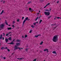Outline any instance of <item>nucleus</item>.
<instances>
[{"mask_svg": "<svg viewBox=\"0 0 61 61\" xmlns=\"http://www.w3.org/2000/svg\"><path fill=\"white\" fill-rule=\"evenodd\" d=\"M16 45H15V47L14 48V51L15 50H16L17 49H19V50H21V49H23V48H19V47L17 46H19L20 45V43H16Z\"/></svg>", "mask_w": 61, "mask_h": 61, "instance_id": "1", "label": "nucleus"}, {"mask_svg": "<svg viewBox=\"0 0 61 61\" xmlns=\"http://www.w3.org/2000/svg\"><path fill=\"white\" fill-rule=\"evenodd\" d=\"M58 35H56L54 36L53 39V41L54 42H56L58 41Z\"/></svg>", "mask_w": 61, "mask_h": 61, "instance_id": "2", "label": "nucleus"}, {"mask_svg": "<svg viewBox=\"0 0 61 61\" xmlns=\"http://www.w3.org/2000/svg\"><path fill=\"white\" fill-rule=\"evenodd\" d=\"M28 18V17H27L26 18H25V19L23 21V25H22V27H23V26H24V25H25V21H26L27 20Z\"/></svg>", "mask_w": 61, "mask_h": 61, "instance_id": "3", "label": "nucleus"}, {"mask_svg": "<svg viewBox=\"0 0 61 61\" xmlns=\"http://www.w3.org/2000/svg\"><path fill=\"white\" fill-rule=\"evenodd\" d=\"M44 14H45V15H50V13L49 12H44Z\"/></svg>", "mask_w": 61, "mask_h": 61, "instance_id": "4", "label": "nucleus"}, {"mask_svg": "<svg viewBox=\"0 0 61 61\" xmlns=\"http://www.w3.org/2000/svg\"><path fill=\"white\" fill-rule=\"evenodd\" d=\"M4 26L5 25L3 24H1V25H0V27L1 28H3Z\"/></svg>", "mask_w": 61, "mask_h": 61, "instance_id": "5", "label": "nucleus"}, {"mask_svg": "<svg viewBox=\"0 0 61 61\" xmlns=\"http://www.w3.org/2000/svg\"><path fill=\"white\" fill-rule=\"evenodd\" d=\"M7 47H6L5 48V47H2L1 48V50H4V49H7Z\"/></svg>", "mask_w": 61, "mask_h": 61, "instance_id": "6", "label": "nucleus"}, {"mask_svg": "<svg viewBox=\"0 0 61 61\" xmlns=\"http://www.w3.org/2000/svg\"><path fill=\"white\" fill-rule=\"evenodd\" d=\"M8 44H10V45H15V43L14 42H11L10 43H8Z\"/></svg>", "mask_w": 61, "mask_h": 61, "instance_id": "7", "label": "nucleus"}, {"mask_svg": "<svg viewBox=\"0 0 61 61\" xmlns=\"http://www.w3.org/2000/svg\"><path fill=\"white\" fill-rule=\"evenodd\" d=\"M41 36V34H39L38 35H35V37H38V36Z\"/></svg>", "mask_w": 61, "mask_h": 61, "instance_id": "8", "label": "nucleus"}, {"mask_svg": "<svg viewBox=\"0 0 61 61\" xmlns=\"http://www.w3.org/2000/svg\"><path fill=\"white\" fill-rule=\"evenodd\" d=\"M46 51L47 52V53H48L49 52L48 50V49H45L44 50V51Z\"/></svg>", "mask_w": 61, "mask_h": 61, "instance_id": "9", "label": "nucleus"}, {"mask_svg": "<svg viewBox=\"0 0 61 61\" xmlns=\"http://www.w3.org/2000/svg\"><path fill=\"white\" fill-rule=\"evenodd\" d=\"M56 18H57L58 19H59V18H60V19H61V18L60 17H56L54 19V20H55V19H56Z\"/></svg>", "mask_w": 61, "mask_h": 61, "instance_id": "10", "label": "nucleus"}, {"mask_svg": "<svg viewBox=\"0 0 61 61\" xmlns=\"http://www.w3.org/2000/svg\"><path fill=\"white\" fill-rule=\"evenodd\" d=\"M8 41V39H5V42H6V43H7V42Z\"/></svg>", "mask_w": 61, "mask_h": 61, "instance_id": "11", "label": "nucleus"}, {"mask_svg": "<svg viewBox=\"0 0 61 61\" xmlns=\"http://www.w3.org/2000/svg\"><path fill=\"white\" fill-rule=\"evenodd\" d=\"M52 53H53V54H56V51H53Z\"/></svg>", "mask_w": 61, "mask_h": 61, "instance_id": "12", "label": "nucleus"}, {"mask_svg": "<svg viewBox=\"0 0 61 61\" xmlns=\"http://www.w3.org/2000/svg\"><path fill=\"white\" fill-rule=\"evenodd\" d=\"M16 41V42H20L21 41H20V40H18V39Z\"/></svg>", "mask_w": 61, "mask_h": 61, "instance_id": "13", "label": "nucleus"}, {"mask_svg": "<svg viewBox=\"0 0 61 61\" xmlns=\"http://www.w3.org/2000/svg\"><path fill=\"white\" fill-rule=\"evenodd\" d=\"M9 40H12V38H11V37H9L8 38Z\"/></svg>", "mask_w": 61, "mask_h": 61, "instance_id": "14", "label": "nucleus"}, {"mask_svg": "<svg viewBox=\"0 0 61 61\" xmlns=\"http://www.w3.org/2000/svg\"><path fill=\"white\" fill-rule=\"evenodd\" d=\"M7 29L8 30H11L12 29V28L11 27L8 28Z\"/></svg>", "mask_w": 61, "mask_h": 61, "instance_id": "15", "label": "nucleus"}, {"mask_svg": "<svg viewBox=\"0 0 61 61\" xmlns=\"http://www.w3.org/2000/svg\"><path fill=\"white\" fill-rule=\"evenodd\" d=\"M4 10H2L0 13V15H2L4 13Z\"/></svg>", "mask_w": 61, "mask_h": 61, "instance_id": "16", "label": "nucleus"}, {"mask_svg": "<svg viewBox=\"0 0 61 61\" xmlns=\"http://www.w3.org/2000/svg\"><path fill=\"white\" fill-rule=\"evenodd\" d=\"M40 1L41 3H42L44 1V0H40Z\"/></svg>", "mask_w": 61, "mask_h": 61, "instance_id": "17", "label": "nucleus"}, {"mask_svg": "<svg viewBox=\"0 0 61 61\" xmlns=\"http://www.w3.org/2000/svg\"><path fill=\"white\" fill-rule=\"evenodd\" d=\"M43 43V41H42L40 43V45H42Z\"/></svg>", "mask_w": 61, "mask_h": 61, "instance_id": "18", "label": "nucleus"}, {"mask_svg": "<svg viewBox=\"0 0 61 61\" xmlns=\"http://www.w3.org/2000/svg\"><path fill=\"white\" fill-rule=\"evenodd\" d=\"M52 17V16H50L48 17V19H50L51 17Z\"/></svg>", "mask_w": 61, "mask_h": 61, "instance_id": "19", "label": "nucleus"}, {"mask_svg": "<svg viewBox=\"0 0 61 61\" xmlns=\"http://www.w3.org/2000/svg\"><path fill=\"white\" fill-rule=\"evenodd\" d=\"M42 22V20H41L39 22L40 24H41V22Z\"/></svg>", "mask_w": 61, "mask_h": 61, "instance_id": "20", "label": "nucleus"}, {"mask_svg": "<svg viewBox=\"0 0 61 61\" xmlns=\"http://www.w3.org/2000/svg\"><path fill=\"white\" fill-rule=\"evenodd\" d=\"M32 10V9L31 8H29V10L30 11H31V10Z\"/></svg>", "mask_w": 61, "mask_h": 61, "instance_id": "21", "label": "nucleus"}, {"mask_svg": "<svg viewBox=\"0 0 61 61\" xmlns=\"http://www.w3.org/2000/svg\"><path fill=\"white\" fill-rule=\"evenodd\" d=\"M32 30H31L29 32L30 33H32Z\"/></svg>", "mask_w": 61, "mask_h": 61, "instance_id": "22", "label": "nucleus"}, {"mask_svg": "<svg viewBox=\"0 0 61 61\" xmlns=\"http://www.w3.org/2000/svg\"><path fill=\"white\" fill-rule=\"evenodd\" d=\"M56 26H55V27H54V28H53V30H55V29H56Z\"/></svg>", "mask_w": 61, "mask_h": 61, "instance_id": "23", "label": "nucleus"}, {"mask_svg": "<svg viewBox=\"0 0 61 61\" xmlns=\"http://www.w3.org/2000/svg\"><path fill=\"white\" fill-rule=\"evenodd\" d=\"M38 18V16H37L36 18V19L35 20L36 21L37 20V19Z\"/></svg>", "mask_w": 61, "mask_h": 61, "instance_id": "24", "label": "nucleus"}, {"mask_svg": "<svg viewBox=\"0 0 61 61\" xmlns=\"http://www.w3.org/2000/svg\"><path fill=\"white\" fill-rule=\"evenodd\" d=\"M31 27H32L33 28H34V27H34V25H32L31 26Z\"/></svg>", "mask_w": 61, "mask_h": 61, "instance_id": "25", "label": "nucleus"}, {"mask_svg": "<svg viewBox=\"0 0 61 61\" xmlns=\"http://www.w3.org/2000/svg\"><path fill=\"white\" fill-rule=\"evenodd\" d=\"M27 37V35H25V38L26 37Z\"/></svg>", "mask_w": 61, "mask_h": 61, "instance_id": "26", "label": "nucleus"}, {"mask_svg": "<svg viewBox=\"0 0 61 61\" xmlns=\"http://www.w3.org/2000/svg\"><path fill=\"white\" fill-rule=\"evenodd\" d=\"M36 22L33 23V25H36Z\"/></svg>", "mask_w": 61, "mask_h": 61, "instance_id": "27", "label": "nucleus"}, {"mask_svg": "<svg viewBox=\"0 0 61 61\" xmlns=\"http://www.w3.org/2000/svg\"><path fill=\"white\" fill-rule=\"evenodd\" d=\"M29 48L28 49H26L25 50V51H26V52H27V50H28V49H29Z\"/></svg>", "mask_w": 61, "mask_h": 61, "instance_id": "28", "label": "nucleus"}, {"mask_svg": "<svg viewBox=\"0 0 61 61\" xmlns=\"http://www.w3.org/2000/svg\"><path fill=\"white\" fill-rule=\"evenodd\" d=\"M19 20H19V19H18L17 20V22H19Z\"/></svg>", "mask_w": 61, "mask_h": 61, "instance_id": "29", "label": "nucleus"}, {"mask_svg": "<svg viewBox=\"0 0 61 61\" xmlns=\"http://www.w3.org/2000/svg\"><path fill=\"white\" fill-rule=\"evenodd\" d=\"M7 50L8 52H10V50L8 49H7Z\"/></svg>", "mask_w": 61, "mask_h": 61, "instance_id": "30", "label": "nucleus"}, {"mask_svg": "<svg viewBox=\"0 0 61 61\" xmlns=\"http://www.w3.org/2000/svg\"><path fill=\"white\" fill-rule=\"evenodd\" d=\"M15 39H14L11 42L13 43V42H14L15 41Z\"/></svg>", "mask_w": 61, "mask_h": 61, "instance_id": "31", "label": "nucleus"}, {"mask_svg": "<svg viewBox=\"0 0 61 61\" xmlns=\"http://www.w3.org/2000/svg\"><path fill=\"white\" fill-rule=\"evenodd\" d=\"M2 38H3V37L0 36V39H2Z\"/></svg>", "mask_w": 61, "mask_h": 61, "instance_id": "32", "label": "nucleus"}, {"mask_svg": "<svg viewBox=\"0 0 61 61\" xmlns=\"http://www.w3.org/2000/svg\"><path fill=\"white\" fill-rule=\"evenodd\" d=\"M46 11H48V12H49V10H45Z\"/></svg>", "mask_w": 61, "mask_h": 61, "instance_id": "33", "label": "nucleus"}, {"mask_svg": "<svg viewBox=\"0 0 61 61\" xmlns=\"http://www.w3.org/2000/svg\"><path fill=\"white\" fill-rule=\"evenodd\" d=\"M50 4V3H48L46 5V6H47V5H49Z\"/></svg>", "mask_w": 61, "mask_h": 61, "instance_id": "34", "label": "nucleus"}, {"mask_svg": "<svg viewBox=\"0 0 61 61\" xmlns=\"http://www.w3.org/2000/svg\"><path fill=\"white\" fill-rule=\"evenodd\" d=\"M56 25V24H52V25Z\"/></svg>", "mask_w": 61, "mask_h": 61, "instance_id": "35", "label": "nucleus"}, {"mask_svg": "<svg viewBox=\"0 0 61 61\" xmlns=\"http://www.w3.org/2000/svg\"><path fill=\"white\" fill-rule=\"evenodd\" d=\"M36 59H35L33 60V61H36Z\"/></svg>", "mask_w": 61, "mask_h": 61, "instance_id": "36", "label": "nucleus"}, {"mask_svg": "<svg viewBox=\"0 0 61 61\" xmlns=\"http://www.w3.org/2000/svg\"><path fill=\"white\" fill-rule=\"evenodd\" d=\"M24 19V17H22V20H23V19Z\"/></svg>", "mask_w": 61, "mask_h": 61, "instance_id": "37", "label": "nucleus"}, {"mask_svg": "<svg viewBox=\"0 0 61 61\" xmlns=\"http://www.w3.org/2000/svg\"><path fill=\"white\" fill-rule=\"evenodd\" d=\"M1 58L2 59H3V58H4V57H3V56H1Z\"/></svg>", "mask_w": 61, "mask_h": 61, "instance_id": "38", "label": "nucleus"}, {"mask_svg": "<svg viewBox=\"0 0 61 61\" xmlns=\"http://www.w3.org/2000/svg\"><path fill=\"white\" fill-rule=\"evenodd\" d=\"M34 11V10H33V9H31V12H32V11Z\"/></svg>", "mask_w": 61, "mask_h": 61, "instance_id": "39", "label": "nucleus"}, {"mask_svg": "<svg viewBox=\"0 0 61 61\" xmlns=\"http://www.w3.org/2000/svg\"><path fill=\"white\" fill-rule=\"evenodd\" d=\"M12 26L13 27H15V26H14V25H13Z\"/></svg>", "mask_w": 61, "mask_h": 61, "instance_id": "40", "label": "nucleus"}, {"mask_svg": "<svg viewBox=\"0 0 61 61\" xmlns=\"http://www.w3.org/2000/svg\"><path fill=\"white\" fill-rule=\"evenodd\" d=\"M5 24H6V25H8V24H7V22H5Z\"/></svg>", "mask_w": 61, "mask_h": 61, "instance_id": "41", "label": "nucleus"}, {"mask_svg": "<svg viewBox=\"0 0 61 61\" xmlns=\"http://www.w3.org/2000/svg\"><path fill=\"white\" fill-rule=\"evenodd\" d=\"M3 35H3L4 36H5V33H3Z\"/></svg>", "mask_w": 61, "mask_h": 61, "instance_id": "42", "label": "nucleus"}, {"mask_svg": "<svg viewBox=\"0 0 61 61\" xmlns=\"http://www.w3.org/2000/svg\"><path fill=\"white\" fill-rule=\"evenodd\" d=\"M50 10L49 11H50V12H51V8H50Z\"/></svg>", "mask_w": 61, "mask_h": 61, "instance_id": "43", "label": "nucleus"}, {"mask_svg": "<svg viewBox=\"0 0 61 61\" xmlns=\"http://www.w3.org/2000/svg\"><path fill=\"white\" fill-rule=\"evenodd\" d=\"M30 3H31V2H28L27 4H30Z\"/></svg>", "mask_w": 61, "mask_h": 61, "instance_id": "44", "label": "nucleus"}, {"mask_svg": "<svg viewBox=\"0 0 61 61\" xmlns=\"http://www.w3.org/2000/svg\"><path fill=\"white\" fill-rule=\"evenodd\" d=\"M43 52L42 51H40V52L41 53H42Z\"/></svg>", "mask_w": 61, "mask_h": 61, "instance_id": "45", "label": "nucleus"}, {"mask_svg": "<svg viewBox=\"0 0 61 61\" xmlns=\"http://www.w3.org/2000/svg\"><path fill=\"white\" fill-rule=\"evenodd\" d=\"M6 58L5 57H3L4 59H5Z\"/></svg>", "mask_w": 61, "mask_h": 61, "instance_id": "46", "label": "nucleus"}, {"mask_svg": "<svg viewBox=\"0 0 61 61\" xmlns=\"http://www.w3.org/2000/svg\"><path fill=\"white\" fill-rule=\"evenodd\" d=\"M27 21H29L30 20V19H29L28 18V19L27 20Z\"/></svg>", "mask_w": 61, "mask_h": 61, "instance_id": "47", "label": "nucleus"}, {"mask_svg": "<svg viewBox=\"0 0 61 61\" xmlns=\"http://www.w3.org/2000/svg\"><path fill=\"white\" fill-rule=\"evenodd\" d=\"M8 34H6V36H8Z\"/></svg>", "mask_w": 61, "mask_h": 61, "instance_id": "48", "label": "nucleus"}, {"mask_svg": "<svg viewBox=\"0 0 61 61\" xmlns=\"http://www.w3.org/2000/svg\"><path fill=\"white\" fill-rule=\"evenodd\" d=\"M20 60H22V58H20Z\"/></svg>", "mask_w": 61, "mask_h": 61, "instance_id": "49", "label": "nucleus"}, {"mask_svg": "<svg viewBox=\"0 0 61 61\" xmlns=\"http://www.w3.org/2000/svg\"><path fill=\"white\" fill-rule=\"evenodd\" d=\"M46 6H46V5L44 7V8H46Z\"/></svg>", "mask_w": 61, "mask_h": 61, "instance_id": "50", "label": "nucleus"}, {"mask_svg": "<svg viewBox=\"0 0 61 61\" xmlns=\"http://www.w3.org/2000/svg\"><path fill=\"white\" fill-rule=\"evenodd\" d=\"M5 1H3V4H4L5 3Z\"/></svg>", "mask_w": 61, "mask_h": 61, "instance_id": "51", "label": "nucleus"}, {"mask_svg": "<svg viewBox=\"0 0 61 61\" xmlns=\"http://www.w3.org/2000/svg\"><path fill=\"white\" fill-rule=\"evenodd\" d=\"M3 40H4V37H3L2 38Z\"/></svg>", "mask_w": 61, "mask_h": 61, "instance_id": "52", "label": "nucleus"}, {"mask_svg": "<svg viewBox=\"0 0 61 61\" xmlns=\"http://www.w3.org/2000/svg\"><path fill=\"white\" fill-rule=\"evenodd\" d=\"M59 3V1H58L57 2V3Z\"/></svg>", "mask_w": 61, "mask_h": 61, "instance_id": "53", "label": "nucleus"}, {"mask_svg": "<svg viewBox=\"0 0 61 61\" xmlns=\"http://www.w3.org/2000/svg\"><path fill=\"white\" fill-rule=\"evenodd\" d=\"M15 23V22L14 21H13V24H14V23Z\"/></svg>", "mask_w": 61, "mask_h": 61, "instance_id": "54", "label": "nucleus"}, {"mask_svg": "<svg viewBox=\"0 0 61 61\" xmlns=\"http://www.w3.org/2000/svg\"><path fill=\"white\" fill-rule=\"evenodd\" d=\"M22 38H24V37L23 36H22Z\"/></svg>", "mask_w": 61, "mask_h": 61, "instance_id": "55", "label": "nucleus"}, {"mask_svg": "<svg viewBox=\"0 0 61 61\" xmlns=\"http://www.w3.org/2000/svg\"><path fill=\"white\" fill-rule=\"evenodd\" d=\"M9 33L10 34H11V32H9Z\"/></svg>", "mask_w": 61, "mask_h": 61, "instance_id": "56", "label": "nucleus"}, {"mask_svg": "<svg viewBox=\"0 0 61 61\" xmlns=\"http://www.w3.org/2000/svg\"><path fill=\"white\" fill-rule=\"evenodd\" d=\"M13 54H14V53H12L11 54L12 55H13Z\"/></svg>", "mask_w": 61, "mask_h": 61, "instance_id": "57", "label": "nucleus"}, {"mask_svg": "<svg viewBox=\"0 0 61 61\" xmlns=\"http://www.w3.org/2000/svg\"><path fill=\"white\" fill-rule=\"evenodd\" d=\"M1 37H3V36H2V35H1Z\"/></svg>", "mask_w": 61, "mask_h": 61, "instance_id": "58", "label": "nucleus"}, {"mask_svg": "<svg viewBox=\"0 0 61 61\" xmlns=\"http://www.w3.org/2000/svg\"><path fill=\"white\" fill-rule=\"evenodd\" d=\"M35 23H36H36H37V24H38V22H35Z\"/></svg>", "mask_w": 61, "mask_h": 61, "instance_id": "59", "label": "nucleus"}, {"mask_svg": "<svg viewBox=\"0 0 61 61\" xmlns=\"http://www.w3.org/2000/svg\"><path fill=\"white\" fill-rule=\"evenodd\" d=\"M40 17H42V15H40Z\"/></svg>", "mask_w": 61, "mask_h": 61, "instance_id": "60", "label": "nucleus"}, {"mask_svg": "<svg viewBox=\"0 0 61 61\" xmlns=\"http://www.w3.org/2000/svg\"><path fill=\"white\" fill-rule=\"evenodd\" d=\"M1 45H2V44H1V43H0V46H1Z\"/></svg>", "mask_w": 61, "mask_h": 61, "instance_id": "61", "label": "nucleus"}, {"mask_svg": "<svg viewBox=\"0 0 61 61\" xmlns=\"http://www.w3.org/2000/svg\"><path fill=\"white\" fill-rule=\"evenodd\" d=\"M3 2V0H1V2Z\"/></svg>", "mask_w": 61, "mask_h": 61, "instance_id": "62", "label": "nucleus"}, {"mask_svg": "<svg viewBox=\"0 0 61 61\" xmlns=\"http://www.w3.org/2000/svg\"><path fill=\"white\" fill-rule=\"evenodd\" d=\"M17 59H20V58H17Z\"/></svg>", "mask_w": 61, "mask_h": 61, "instance_id": "63", "label": "nucleus"}, {"mask_svg": "<svg viewBox=\"0 0 61 61\" xmlns=\"http://www.w3.org/2000/svg\"><path fill=\"white\" fill-rule=\"evenodd\" d=\"M40 14V13H37V14Z\"/></svg>", "mask_w": 61, "mask_h": 61, "instance_id": "64", "label": "nucleus"}]
</instances>
